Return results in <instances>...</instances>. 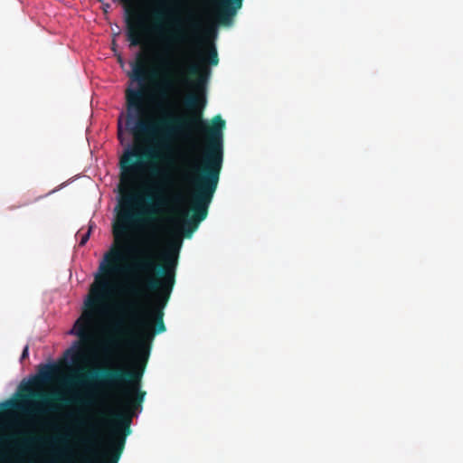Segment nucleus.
Wrapping results in <instances>:
<instances>
[{"label": "nucleus", "mask_w": 463, "mask_h": 463, "mask_svg": "<svg viewBox=\"0 0 463 463\" xmlns=\"http://www.w3.org/2000/svg\"><path fill=\"white\" fill-rule=\"evenodd\" d=\"M219 63L215 46H205L199 61L185 65L183 81L193 88L194 92L184 99L187 111L181 115H166L157 120H145V91L143 89L126 90L128 115L126 127L135 139L136 146L128 148L119 159L120 198L113 235L117 247L106 254V264H101V275L95 277L90 295L85 301V309L75 322L71 334L81 341L91 337V330L97 316L101 312L106 300L111 296L113 283L111 275L121 271L119 263L124 260V250L130 229L141 222L151 221L157 213V207L163 203L157 183L152 186L147 199L149 203L141 207V198L132 188L135 175L142 168L144 160H149L150 174L160 176L161 170L155 165L162 161V148L166 141L174 137L189 138L195 132L205 136L206 143L200 165H191L184 174V179L193 186L190 195V215L184 213L182 222L184 236L190 238L201 222L206 219L209 206L217 189L223 162V129L225 121L220 115L209 126L203 119L206 106V84L210 75L208 65Z\"/></svg>", "instance_id": "1"}, {"label": "nucleus", "mask_w": 463, "mask_h": 463, "mask_svg": "<svg viewBox=\"0 0 463 463\" xmlns=\"http://www.w3.org/2000/svg\"><path fill=\"white\" fill-rule=\"evenodd\" d=\"M180 243L169 246L161 254V264L156 262L155 255L148 248L143 249L134 259L130 269L140 275H149L138 285H130L127 292L135 297L144 296L145 291L154 293L144 317L137 321L138 332L131 340L134 351L132 369L102 367L87 370L78 369L68 383L89 387L97 383L109 390H119L118 402L121 411L113 415L110 434L106 445H125L130 434V425L137 411H141L146 392L141 390V380L148 362L150 350L156 335L164 333V309L167 305L175 283Z\"/></svg>", "instance_id": "2"}, {"label": "nucleus", "mask_w": 463, "mask_h": 463, "mask_svg": "<svg viewBox=\"0 0 463 463\" xmlns=\"http://www.w3.org/2000/svg\"><path fill=\"white\" fill-rule=\"evenodd\" d=\"M58 372L57 365H43L39 374L29 384L21 387L22 393L18 401L8 400L4 402L1 406L6 411H22L31 414H43L56 411L59 407L69 404L71 401L58 392L47 393L33 389L50 383Z\"/></svg>", "instance_id": "3"}, {"label": "nucleus", "mask_w": 463, "mask_h": 463, "mask_svg": "<svg viewBox=\"0 0 463 463\" xmlns=\"http://www.w3.org/2000/svg\"><path fill=\"white\" fill-rule=\"evenodd\" d=\"M127 15L126 21V34L127 39L130 43V46H138L144 43L145 36L147 33V27L146 26L143 18L137 13L126 10Z\"/></svg>", "instance_id": "4"}, {"label": "nucleus", "mask_w": 463, "mask_h": 463, "mask_svg": "<svg viewBox=\"0 0 463 463\" xmlns=\"http://www.w3.org/2000/svg\"><path fill=\"white\" fill-rule=\"evenodd\" d=\"M216 3L215 18L219 24L229 26L233 16L241 8L243 0H214Z\"/></svg>", "instance_id": "5"}, {"label": "nucleus", "mask_w": 463, "mask_h": 463, "mask_svg": "<svg viewBox=\"0 0 463 463\" xmlns=\"http://www.w3.org/2000/svg\"><path fill=\"white\" fill-rule=\"evenodd\" d=\"M147 73L145 66V61L142 54H138L137 61L132 65V80L142 83L146 79Z\"/></svg>", "instance_id": "6"}, {"label": "nucleus", "mask_w": 463, "mask_h": 463, "mask_svg": "<svg viewBox=\"0 0 463 463\" xmlns=\"http://www.w3.org/2000/svg\"><path fill=\"white\" fill-rule=\"evenodd\" d=\"M66 355L70 356L73 364H78L84 360V350L82 347L71 348L66 351Z\"/></svg>", "instance_id": "7"}, {"label": "nucleus", "mask_w": 463, "mask_h": 463, "mask_svg": "<svg viewBox=\"0 0 463 463\" xmlns=\"http://www.w3.org/2000/svg\"><path fill=\"white\" fill-rule=\"evenodd\" d=\"M188 26H189L190 32L194 35L197 34L201 30V24H200L199 20L195 19L194 17L189 18Z\"/></svg>", "instance_id": "8"}, {"label": "nucleus", "mask_w": 463, "mask_h": 463, "mask_svg": "<svg viewBox=\"0 0 463 463\" xmlns=\"http://www.w3.org/2000/svg\"><path fill=\"white\" fill-rule=\"evenodd\" d=\"M173 39L177 42H185L188 39L186 31L182 28H177L175 33H173Z\"/></svg>", "instance_id": "9"}, {"label": "nucleus", "mask_w": 463, "mask_h": 463, "mask_svg": "<svg viewBox=\"0 0 463 463\" xmlns=\"http://www.w3.org/2000/svg\"><path fill=\"white\" fill-rule=\"evenodd\" d=\"M89 437L82 439V442L85 444L90 443V441L97 437V429L95 426H90L88 429Z\"/></svg>", "instance_id": "10"}, {"label": "nucleus", "mask_w": 463, "mask_h": 463, "mask_svg": "<svg viewBox=\"0 0 463 463\" xmlns=\"http://www.w3.org/2000/svg\"><path fill=\"white\" fill-rule=\"evenodd\" d=\"M132 310L133 305L131 303H124L119 306V311L124 316L130 314Z\"/></svg>", "instance_id": "11"}, {"label": "nucleus", "mask_w": 463, "mask_h": 463, "mask_svg": "<svg viewBox=\"0 0 463 463\" xmlns=\"http://www.w3.org/2000/svg\"><path fill=\"white\" fill-rule=\"evenodd\" d=\"M163 14H164L161 11H156L154 14V16L156 18V22L154 23L153 28L156 31H158L161 28V24H160L159 21L163 18Z\"/></svg>", "instance_id": "12"}, {"label": "nucleus", "mask_w": 463, "mask_h": 463, "mask_svg": "<svg viewBox=\"0 0 463 463\" xmlns=\"http://www.w3.org/2000/svg\"><path fill=\"white\" fill-rule=\"evenodd\" d=\"M91 227L89 228V231L82 235L80 241V246H83L89 240L90 234Z\"/></svg>", "instance_id": "13"}, {"label": "nucleus", "mask_w": 463, "mask_h": 463, "mask_svg": "<svg viewBox=\"0 0 463 463\" xmlns=\"http://www.w3.org/2000/svg\"><path fill=\"white\" fill-rule=\"evenodd\" d=\"M28 356H29V347L26 345V346L24 348L23 352H22V354H21V361H23V360H24V359L28 358Z\"/></svg>", "instance_id": "14"}, {"label": "nucleus", "mask_w": 463, "mask_h": 463, "mask_svg": "<svg viewBox=\"0 0 463 463\" xmlns=\"http://www.w3.org/2000/svg\"><path fill=\"white\" fill-rule=\"evenodd\" d=\"M120 327H121V322H120V321H118V322L115 324V326H114L115 332H117V333L120 334V333H121Z\"/></svg>", "instance_id": "15"}, {"label": "nucleus", "mask_w": 463, "mask_h": 463, "mask_svg": "<svg viewBox=\"0 0 463 463\" xmlns=\"http://www.w3.org/2000/svg\"><path fill=\"white\" fill-rule=\"evenodd\" d=\"M118 138L121 139V135H122V128H121V122L120 120L118 121Z\"/></svg>", "instance_id": "16"}, {"label": "nucleus", "mask_w": 463, "mask_h": 463, "mask_svg": "<svg viewBox=\"0 0 463 463\" xmlns=\"http://www.w3.org/2000/svg\"><path fill=\"white\" fill-rule=\"evenodd\" d=\"M115 339L113 337H110L109 340H108V343L109 345H114L115 344Z\"/></svg>", "instance_id": "17"}]
</instances>
